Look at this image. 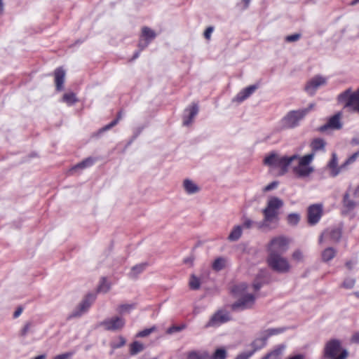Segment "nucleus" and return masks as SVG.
<instances>
[{"label": "nucleus", "instance_id": "1", "mask_svg": "<svg viewBox=\"0 0 359 359\" xmlns=\"http://www.w3.org/2000/svg\"><path fill=\"white\" fill-rule=\"evenodd\" d=\"M283 205L284 202L282 199L276 196H271L267 201L266 207L262 210V226L270 229L276 228L279 222V210Z\"/></svg>", "mask_w": 359, "mask_h": 359}, {"label": "nucleus", "instance_id": "2", "mask_svg": "<svg viewBox=\"0 0 359 359\" xmlns=\"http://www.w3.org/2000/svg\"><path fill=\"white\" fill-rule=\"evenodd\" d=\"M246 283H242L234 285L231 288V293L235 296H241V297L231 305V309L236 310H245L251 309L255 304V296L251 294H244L247 290Z\"/></svg>", "mask_w": 359, "mask_h": 359}, {"label": "nucleus", "instance_id": "3", "mask_svg": "<svg viewBox=\"0 0 359 359\" xmlns=\"http://www.w3.org/2000/svg\"><path fill=\"white\" fill-rule=\"evenodd\" d=\"M298 155L291 156H280L276 153H271L264 159V164L278 170L279 175H284L288 170V167L292 161L297 160Z\"/></svg>", "mask_w": 359, "mask_h": 359}, {"label": "nucleus", "instance_id": "4", "mask_svg": "<svg viewBox=\"0 0 359 359\" xmlns=\"http://www.w3.org/2000/svg\"><path fill=\"white\" fill-rule=\"evenodd\" d=\"M324 356L329 359H346L348 352L342 349L341 343L337 339L327 341L324 348Z\"/></svg>", "mask_w": 359, "mask_h": 359}, {"label": "nucleus", "instance_id": "5", "mask_svg": "<svg viewBox=\"0 0 359 359\" xmlns=\"http://www.w3.org/2000/svg\"><path fill=\"white\" fill-rule=\"evenodd\" d=\"M313 107V104H310L307 108L290 111L283 118L284 126L288 128H293L297 126L299 121L304 118Z\"/></svg>", "mask_w": 359, "mask_h": 359}, {"label": "nucleus", "instance_id": "6", "mask_svg": "<svg viewBox=\"0 0 359 359\" xmlns=\"http://www.w3.org/2000/svg\"><path fill=\"white\" fill-rule=\"evenodd\" d=\"M338 100L340 102H345V107L359 114V88L353 93H351V89H347L339 95Z\"/></svg>", "mask_w": 359, "mask_h": 359}, {"label": "nucleus", "instance_id": "7", "mask_svg": "<svg viewBox=\"0 0 359 359\" xmlns=\"http://www.w3.org/2000/svg\"><path fill=\"white\" fill-rule=\"evenodd\" d=\"M266 262L269 266L275 271L287 273L290 271V265L287 259L280 254L268 255Z\"/></svg>", "mask_w": 359, "mask_h": 359}, {"label": "nucleus", "instance_id": "8", "mask_svg": "<svg viewBox=\"0 0 359 359\" xmlns=\"http://www.w3.org/2000/svg\"><path fill=\"white\" fill-rule=\"evenodd\" d=\"M290 239L283 236L273 238L267 245L266 249L269 255L284 253L288 248Z\"/></svg>", "mask_w": 359, "mask_h": 359}, {"label": "nucleus", "instance_id": "9", "mask_svg": "<svg viewBox=\"0 0 359 359\" xmlns=\"http://www.w3.org/2000/svg\"><path fill=\"white\" fill-rule=\"evenodd\" d=\"M126 325V320L123 317L121 316H113L105 319L100 323V325L104 327L107 331H120Z\"/></svg>", "mask_w": 359, "mask_h": 359}, {"label": "nucleus", "instance_id": "10", "mask_svg": "<svg viewBox=\"0 0 359 359\" xmlns=\"http://www.w3.org/2000/svg\"><path fill=\"white\" fill-rule=\"evenodd\" d=\"M323 205L320 204H313L307 209V221L309 224L313 226L316 224L323 215Z\"/></svg>", "mask_w": 359, "mask_h": 359}, {"label": "nucleus", "instance_id": "11", "mask_svg": "<svg viewBox=\"0 0 359 359\" xmlns=\"http://www.w3.org/2000/svg\"><path fill=\"white\" fill-rule=\"evenodd\" d=\"M156 34L154 30L148 27H143L140 34V41L138 43L141 50L145 48L149 43L155 39Z\"/></svg>", "mask_w": 359, "mask_h": 359}, {"label": "nucleus", "instance_id": "12", "mask_svg": "<svg viewBox=\"0 0 359 359\" xmlns=\"http://www.w3.org/2000/svg\"><path fill=\"white\" fill-rule=\"evenodd\" d=\"M231 319L228 312L222 310L217 311L210 319L206 327H216L229 321Z\"/></svg>", "mask_w": 359, "mask_h": 359}, {"label": "nucleus", "instance_id": "13", "mask_svg": "<svg viewBox=\"0 0 359 359\" xmlns=\"http://www.w3.org/2000/svg\"><path fill=\"white\" fill-rule=\"evenodd\" d=\"M95 299V296L93 294H87L83 301L79 305L77 310L75 311L72 315V317H79L86 312L91 306Z\"/></svg>", "mask_w": 359, "mask_h": 359}, {"label": "nucleus", "instance_id": "14", "mask_svg": "<svg viewBox=\"0 0 359 359\" xmlns=\"http://www.w3.org/2000/svg\"><path fill=\"white\" fill-rule=\"evenodd\" d=\"M326 83V79L320 76L312 78L306 85L305 90L310 95L314 94L316 89Z\"/></svg>", "mask_w": 359, "mask_h": 359}, {"label": "nucleus", "instance_id": "15", "mask_svg": "<svg viewBox=\"0 0 359 359\" xmlns=\"http://www.w3.org/2000/svg\"><path fill=\"white\" fill-rule=\"evenodd\" d=\"M185 114L183 116V125L188 126L193 122L194 118L198 112V106L196 103H192L185 109Z\"/></svg>", "mask_w": 359, "mask_h": 359}, {"label": "nucleus", "instance_id": "16", "mask_svg": "<svg viewBox=\"0 0 359 359\" xmlns=\"http://www.w3.org/2000/svg\"><path fill=\"white\" fill-rule=\"evenodd\" d=\"M65 78V72L62 67H57L54 71V80L55 88L57 91H61L64 88Z\"/></svg>", "mask_w": 359, "mask_h": 359}, {"label": "nucleus", "instance_id": "17", "mask_svg": "<svg viewBox=\"0 0 359 359\" xmlns=\"http://www.w3.org/2000/svg\"><path fill=\"white\" fill-rule=\"evenodd\" d=\"M258 85H251L241 90L235 97L234 100L238 102H242L248 98L257 88Z\"/></svg>", "mask_w": 359, "mask_h": 359}, {"label": "nucleus", "instance_id": "18", "mask_svg": "<svg viewBox=\"0 0 359 359\" xmlns=\"http://www.w3.org/2000/svg\"><path fill=\"white\" fill-rule=\"evenodd\" d=\"M328 128H334V129H339L341 128V124L340 123V114H337L332 116L327 124L321 126L319 128V130L321 132H324Z\"/></svg>", "mask_w": 359, "mask_h": 359}, {"label": "nucleus", "instance_id": "19", "mask_svg": "<svg viewBox=\"0 0 359 359\" xmlns=\"http://www.w3.org/2000/svg\"><path fill=\"white\" fill-rule=\"evenodd\" d=\"M294 173L299 177H306L313 172V168L311 166L300 165L298 164L293 168Z\"/></svg>", "mask_w": 359, "mask_h": 359}, {"label": "nucleus", "instance_id": "20", "mask_svg": "<svg viewBox=\"0 0 359 359\" xmlns=\"http://www.w3.org/2000/svg\"><path fill=\"white\" fill-rule=\"evenodd\" d=\"M310 147L312 150L311 154H314L318 151H325L326 147V142L322 138H314L312 140L310 144Z\"/></svg>", "mask_w": 359, "mask_h": 359}, {"label": "nucleus", "instance_id": "21", "mask_svg": "<svg viewBox=\"0 0 359 359\" xmlns=\"http://www.w3.org/2000/svg\"><path fill=\"white\" fill-rule=\"evenodd\" d=\"M338 160L336 154H332V158L328 163V167L331 170V175L332 177H336L340 172L341 169L344 168L345 166L338 167Z\"/></svg>", "mask_w": 359, "mask_h": 359}, {"label": "nucleus", "instance_id": "22", "mask_svg": "<svg viewBox=\"0 0 359 359\" xmlns=\"http://www.w3.org/2000/svg\"><path fill=\"white\" fill-rule=\"evenodd\" d=\"M183 187L186 192L189 194H193L199 191V187L189 179L184 180Z\"/></svg>", "mask_w": 359, "mask_h": 359}, {"label": "nucleus", "instance_id": "23", "mask_svg": "<svg viewBox=\"0 0 359 359\" xmlns=\"http://www.w3.org/2000/svg\"><path fill=\"white\" fill-rule=\"evenodd\" d=\"M95 162V159L92 157H88L83 160L81 162L77 163L74 165L71 171L77 170V169H85L86 168L92 166Z\"/></svg>", "mask_w": 359, "mask_h": 359}, {"label": "nucleus", "instance_id": "24", "mask_svg": "<svg viewBox=\"0 0 359 359\" xmlns=\"http://www.w3.org/2000/svg\"><path fill=\"white\" fill-rule=\"evenodd\" d=\"M187 359H211L207 351H190L187 353Z\"/></svg>", "mask_w": 359, "mask_h": 359}, {"label": "nucleus", "instance_id": "25", "mask_svg": "<svg viewBox=\"0 0 359 359\" xmlns=\"http://www.w3.org/2000/svg\"><path fill=\"white\" fill-rule=\"evenodd\" d=\"M283 348H284L283 346H279L278 347L276 348L275 349L271 351L270 353L266 354L262 359H280V355L282 354V351H283Z\"/></svg>", "mask_w": 359, "mask_h": 359}, {"label": "nucleus", "instance_id": "26", "mask_svg": "<svg viewBox=\"0 0 359 359\" xmlns=\"http://www.w3.org/2000/svg\"><path fill=\"white\" fill-rule=\"evenodd\" d=\"M349 197V194L346 193L343 198V205L347 211L353 210L356 206V203L351 200Z\"/></svg>", "mask_w": 359, "mask_h": 359}, {"label": "nucleus", "instance_id": "27", "mask_svg": "<svg viewBox=\"0 0 359 359\" xmlns=\"http://www.w3.org/2000/svg\"><path fill=\"white\" fill-rule=\"evenodd\" d=\"M266 344V338L262 337L255 339L252 343V347L253 350L251 352H253V354L258 350H260L263 347L265 346Z\"/></svg>", "mask_w": 359, "mask_h": 359}, {"label": "nucleus", "instance_id": "28", "mask_svg": "<svg viewBox=\"0 0 359 359\" xmlns=\"http://www.w3.org/2000/svg\"><path fill=\"white\" fill-rule=\"evenodd\" d=\"M226 260L223 257H217L215 259L212 264V268L214 271H219L225 268Z\"/></svg>", "mask_w": 359, "mask_h": 359}, {"label": "nucleus", "instance_id": "29", "mask_svg": "<svg viewBox=\"0 0 359 359\" xmlns=\"http://www.w3.org/2000/svg\"><path fill=\"white\" fill-rule=\"evenodd\" d=\"M122 116H123V111L121 110L118 112V114L116 115V118L114 120H113L111 122H110L109 124H107V125L104 126L103 128H102L100 130V132L102 133V132L107 131V130L112 128L115 126H116L118 124V123L119 122V121L122 118Z\"/></svg>", "mask_w": 359, "mask_h": 359}, {"label": "nucleus", "instance_id": "30", "mask_svg": "<svg viewBox=\"0 0 359 359\" xmlns=\"http://www.w3.org/2000/svg\"><path fill=\"white\" fill-rule=\"evenodd\" d=\"M336 251L332 248H327L322 252V259L324 262H328L335 257Z\"/></svg>", "mask_w": 359, "mask_h": 359}, {"label": "nucleus", "instance_id": "31", "mask_svg": "<svg viewBox=\"0 0 359 359\" xmlns=\"http://www.w3.org/2000/svg\"><path fill=\"white\" fill-rule=\"evenodd\" d=\"M144 345L139 341H134L130 345V353L132 355H136L142 351Z\"/></svg>", "mask_w": 359, "mask_h": 359}, {"label": "nucleus", "instance_id": "32", "mask_svg": "<svg viewBox=\"0 0 359 359\" xmlns=\"http://www.w3.org/2000/svg\"><path fill=\"white\" fill-rule=\"evenodd\" d=\"M242 234V229L241 226H235L229 235V240L234 241H237Z\"/></svg>", "mask_w": 359, "mask_h": 359}, {"label": "nucleus", "instance_id": "33", "mask_svg": "<svg viewBox=\"0 0 359 359\" xmlns=\"http://www.w3.org/2000/svg\"><path fill=\"white\" fill-rule=\"evenodd\" d=\"M313 158H314V154H309L304 155L302 157H299L298 156V158H297V159L299 160L298 164H300V165L310 166L309 164L312 162Z\"/></svg>", "mask_w": 359, "mask_h": 359}, {"label": "nucleus", "instance_id": "34", "mask_svg": "<svg viewBox=\"0 0 359 359\" xmlns=\"http://www.w3.org/2000/svg\"><path fill=\"white\" fill-rule=\"evenodd\" d=\"M300 221V215L298 213H290L287 217V222L290 226H297Z\"/></svg>", "mask_w": 359, "mask_h": 359}, {"label": "nucleus", "instance_id": "35", "mask_svg": "<svg viewBox=\"0 0 359 359\" xmlns=\"http://www.w3.org/2000/svg\"><path fill=\"white\" fill-rule=\"evenodd\" d=\"M147 263L137 264L132 268L130 276L136 277L139 273H142L147 266Z\"/></svg>", "mask_w": 359, "mask_h": 359}, {"label": "nucleus", "instance_id": "36", "mask_svg": "<svg viewBox=\"0 0 359 359\" xmlns=\"http://www.w3.org/2000/svg\"><path fill=\"white\" fill-rule=\"evenodd\" d=\"M136 306L135 304H121L117 308V311L122 314L125 313H130L131 310L134 309Z\"/></svg>", "mask_w": 359, "mask_h": 359}, {"label": "nucleus", "instance_id": "37", "mask_svg": "<svg viewBox=\"0 0 359 359\" xmlns=\"http://www.w3.org/2000/svg\"><path fill=\"white\" fill-rule=\"evenodd\" d=\"M126 343V339L123 336H119L118 337L117 341H112L110 343V346L112 348V350L114 351L115 349L123 347V346H125Z\"/></svg>", "mask_w": 359, "mask_h": 359}, {"label": "nucleus", "instance_id": "38", "mask_svg": "<svg viewBox=\"0 0 359 359\" xmlns=\"http://www.w3.org/2000/svg\"><path fill=\"white\" fill-rule=\"evenodd\" d=\"M62 101L66 102L69 105H72L76 102L77 99L76 97L75 93H69L64 94L62 97Z\"/></svg>", "mask_w": 359, "mask_h": 359}, {"label": "nucleus", "instance_id": "39", "mask_svg": "<svg viewBox=\"0 0 359 359\" xmlns=\"http://www.w3.org/2000/svg\"><path fill=\"white\" fill-rule=\"evenodd\" d=\"M226 358V351L224 348H217L212 355H210L211 359H225Z\"/></svg>", "mask_w": 359, "mask_h": 359}, {"label": "nucleus", "instance_id": "40", "mask_svg": "<svg viewBox=\"0 0 359 359\" xmlns=\"http://www.w3.org/2000/svg\"><path fill=\"white\" fill-rule=\"evenodd\" d=\"M189 287L192 290H198L200 287V280L194 275H191L189 280Z\"/></svg>", "mask_w": 359, "mask_h": 359}, {"label": "nucleus", "instance_id": "41", "mask_svg": "<svg viewBox=\"0 0 359 359\" xmlns=\"http://www.w3.org/2000/svg\"><path fill=\"white\" fill-rule=\"evenodd\" d=\"M110 288L109 284L107 283L106 278H102L100 285L98 287V291L102 292H107Z\"/></svg>", "mask_w": 359, "mask_h": 359}, {"label": "nucleus", "instance_id": "42", "mask_svg": "<svg viewBox=\"0 0 359 359\" xmlns=\"http://www.w3.org/2000/svg\"><path fill=\"white\" fill-rule=\"evenodd\" d=\"M341 231L339 229H332L330 232V238L332 241H335V242L339 241L340 238H341Z\"/></svg>", "mask_w": 359, "mask_h": 359}, {"label": "nucleus", "instance_id": "43", "mask_svg": "<svg viewBox=\"0 0 359 359\" xmlns=\"http://www.w3.org/2000/svg\"><path fill=\"white\" fill-rule=\"evenodd\" d=\"M283 330H284L282 328L269 329L266 331V336L264 337L266 338V339H267L269 337L280 334L282 332H283Z\"/></svg>", "mask_w": 359, "mask_h": 359}, {"label": "nucleus", "instance_id": "44", "mask_svg": "<svg viewBox=\"0 0 359 359\" xmlns=\"http://www.w3.org/2000/svg\"><path fill=\"white\" fill-rule=\"evenodd\" d=\"M355 280L353 278H346L341 284V287L346 289H351L355 285Z\"/></svg>", "mask_w": 359, "mask_h": 359}, {"label": "nucleus", "instance_id": "45", "mask_svg": "<svg viewBox=\"0 0 359 359\" xmlns=\"http://www.w3.org/2000/svg\"><path fill=\"white\" fill-rule=\"evenodd\" d=\"M359 156V150L356 152H355L354 154H353L351 156H349L346 160V161L344 162V163L342 165V166H346L349 164H351L353 163V162L355 161V160L357 159V158Z\"/></svg>", "mask_w": 359, "mask_h": 359}, {"label": "nucleus", "instance_id": "46", "mask_svg": "<svg viewBox=\"0 0 359 359\" xmlns=\"http://www.w3.org/2000/svg\"><path fill=\"white\" fill-rule=\"evenodd\" d=\"M184 328H185V325H180V326L172 325V326L170 327L168 329L167 333L168 334H172L174 332H180V331L182 330Z\"/></svg>", "mask_w": 359, "mask_h": 359}, {"label": "nucleus", "instance_id": "47", "mask_svg": "<svg viewBox=\"0 0 359 359\" xmlns=\"http://www.w3.org/2000/svg\"><path fill=\"white\" fill-rule=\"evenodd\" d=\"M155 330V327L144 329L140 332H139L137 334V337H144L149 335L151 332H153Z\"/></svg>", "mask_w": 359, "mask_h": 359}, {"label": "nucleus", "instance_id": "48", "mask_svg": "<svg viewBox=\"0 0 359 359\" xmlns=\"http://www.w3.org/2000/svg\"><path fill=\"white\" fill-rule=\"evenodd\" d=\"M32 325L31 322L26 323L24 327L20 330V335L22 337H25L29 332Z\"/></svg>", "mask_w": 359, "mask_h": 359}, {"label": "nucleus", "instance_id": "49", "mask_svg": "<svg viewBox=\"0 0 359 359\" xmlns=\"http://www.w3.org/2000/svg\"><path fill=\"white\" fill-rule=\"evenodd\" d=\"M300 34H294L287 36L285 38V41L287 42H294L298 41L300 39Z\"/></svg>", "mask_w": 359, "mask_h": 359}, {"label": "nucleus", "instance_id": "50", "mask_svg": "<svg viewBox=\"0 0 359 359\" xmlns=\"http://www.w3.org/2000/svg\"><path fill=\"white\" fill-rule=\"evenodd\" d=\"M278 184V183L277 182H271L270 184H269L268 185L264 187V188L263 189V191L264 192H267V191H271L272 189H274L275 188L277 187Z\"/></svg>", "mask_w": 359, "mask_h": 359}, {"label": "nucleus", "instance_id": "51", "mask_svg": "<svg viewBox=\"0 0 359 359\" xmlns=\"http://www.w3.org/2000/svg\"><path fill=\"white\" fill-rule=\"evenodd\" d=\"M292 258L297 261H302L303 259L302 253L300 250H295L292 255Z\"/></svg>", "mask_w": 359, "mask_h": 359}, {"label": "nucleus", "instance_id": "52", "mask_svg": "<svg viewBox=\"0 0 359 359\" xmlns=\"http://www.w3.org/2000/svg\"><path fill=\"white\" fill-rule=\"evenodd\" d=\"M72 355V353H65L60 354L53 358V359H70Z\"/></svg>", "mask_w": 359, "mask_h": 359}, {"label": "nucleus", "instance_id": "53", "mask_svg": "<svg viewBox=\"0 0 359 359\" xmlns=\"http://www.w3.org/2000/svg\"><path fill=\"white\" fill-rule=\"evenodd\" d=\"M213 27H208L204 32V37L207 39V40H210V36H211V34L213 32Z\"/></svg>", "mask_w": 359, "mask_h": 359}, {"label": "nucleus", "instance_id": "54", "mask_svg": "<svg viewBox=\"0 0 359 359\" xmlns=\"http://www.w3.org/2000/svg\"><path fill=\"white\" fill-rule=\"evenodd\" d=\"M253 355V352L244 353L238 355L236 359H249Z\"/></svg>", "mask_w": 359, "mask_h": 359}, {"label": "nucleus", "instance_id": "55", "mask_svg": "<svg viewBox=\"0 0 359 359\" xmlns=\"http://www.w3.org/2000/svg\"><path fill=\"white\" fill-rule=\"evenodd\" d=\"M22 311H23V308L22 307H21V306L18 307L17 309L15 310V311L13 313V318H18L21 315Z\"/></svg>", "mask_w": 359, "mask_h": 359}, {"label": "nucleus", "instance_id": "56", "mask_svg": "<svg viewBox=\"0 0 359 359\" xmlns=\"http://www.w3.org/2000/svg\"><path fill=\"white\" fill-rule=\"evenodd\" d=\"M351 144L354 145H359V133L357 134L352 140Z\"/></svg>", "mask_w": 359, "mask_h": 359}, {"label": "nucleus", "instance_id": "57", "mask_svg": "<svg viewBox=\"0 0 359 359\" xmlns=\"http://www.w3.org/2000/svg\"><path fill=\"white\" fill-rule=\"evenodd\" d=\"M252 224V221L249 219H246L243 222V226L245 228H250Z\"/></svg>", "mask_w": 359, "mask_h": 359}, {"label": "nucleus", "instance_id": "58", "mask_svg": "<svg viewBox=\"0 0 359 359\" xmlns=\"http://www.w3.org/2000/svg\"><path fill=\"white\" fill-rule=\"evenodd\" d=\"M351 341L355 343H359V332H357L352 336Z\"/></svg>", "mask_w": 359, "mask_h": 359}, {"label": "nucleus", "instance_id": "59", "mask_svg": "<svg viewBox=\"0 0 359 359\" xmlns=\"http://www.w3.org/2000/svg\"><path fill=\"white\" fill-rule=\"evenodd\" d=\"M353 262L352 261H348L346 262V266L349 269L351 270L353 268Z\"/></svg>", "mask_w": 359, "mask_h": 359}, {"label": "nucleus", "instance_id": "60", "mask_svg": "<svg viewBox=\"0 0 359 359\" xmlns=\"http://www.w3.org/2000/svg\"><path fill=\"white\" fill-rule=\"evenodd\" d=\"M261 287H262V284L259 283H256L255 282V283H253V287H254L255 290H259L261 288Z\"/></svg>", "mask_w": 359, "mask_h": 359}, {"label": "nucleus", "instance_id": "61", "mask_svg": "<svg viewBox=\"0 0 359 359\" xmlns=\"http://www.w3.org/2000/svg\"><path fill=\"white\" fill-rule=\"evenodd\" d=\"M289 359H304V357L302 355H296Z\"/></svg>", "mask_w": 359, "mask_h": 359}, {"label": "nucleus", "instance_id": "62", "mask_svg": "<svg viewBox=\"0 0 359 359\" xmlns=\"http://www.w3.org/2000/svg\"><path fill=\"white\" fill-rule=\"evenodd\" d=\"M245 8H248L250 4V0H243Z\"/></svg>", "mask_w": 359, "mask_h": 359}, {"label": "nucleus", "instance_id": "63", "mask_svg": "<svg viewBox=\"0 0 359 359\" xmlns=\"http://www.w3.org/2000/svg\"><path fill=\"white\" fill-rule=\"evenodd\" d=\"M354 195H355V196H359V185L355 189Z\"/></svg>", "mask_w": 359, "mask_h": 359}, {"label": "nucleus", "instance_id": "64", "mask_svg": "<svg viewBox=\"0 0 359 359\" xmlns=\"http://www.w3.org/2000/svg\"><path fill=\"white\" fill-rule=\"evenodd\" d=\"M46 355H40L36 357H35L34 359H45Z\"/></svg>", "mask_w": 359, "mask_h": 359}]
</instances>
